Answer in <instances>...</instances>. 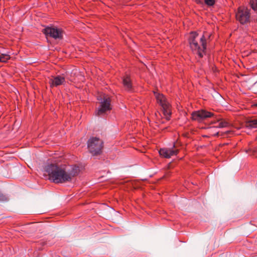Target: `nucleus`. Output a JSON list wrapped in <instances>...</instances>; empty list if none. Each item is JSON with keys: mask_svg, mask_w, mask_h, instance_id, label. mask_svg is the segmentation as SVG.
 Listing matches in <instances>:
<instances>
[{"mask_svg": "<svg viewBox=\"0 0 257 257\" xmlns=\"http://www.w3.org/2000/svg\"><path fill=\"white\" fill-rule=\"evenodd\" d=\"M45 172L47 173L49 179L55 183H63L70 181L73 177L79 172L77 167L74 166L71 171H67L63 166L50 164L45 167Z\"/></svg>", "mask_w": 257, "mask_h": 257, "instance_id": "1", "label": "nucleus"}, {"mask_svg": "<svg viewBox=\"0 0 257 257\" xmlns=\"http://www.w3.org/2000/svg\"><path fill=\"white\" fill-rule=\"evenodd\" d=\"M190 49L194 54L201 58L205 53L206 49V39L203 35L196 32H191L189 37Z\"/></svg>", "mask_w": 257, "mask_h": 257, "instance_id": "2", "label": "nucleus"}, {"mask_svg": "<svg viewBox=\"0 0 257 257\" xmlns=\"http://www.w3.org/2000/svg\"><path fill=\"white\" fill-rule=\"evenodd\" d=\"M99 105L95 111L96 115H102L111 109V100L107 95H103L97 97Z\"/></svg>", "mask_w": 257, "mask_h": 257, "instance_id": "3", "label": "nucleus"}, {"mask_svg": "<svg viewBox=\"0 0 257 257\" xmlns=\"http://www.w3.org/2000/svg\"><path fill=\"white\" fill-rule=\"evenodd\" d=\"M103 144L102 141L97 137H92L87 142L88 150L93 155H97L101 152Z\"/></svg>", "mask_w": 257, "mask_h": 257, "instance_id": "4", "label": "nucleus"}, {"mask_svg": "<svg viewBox=\"0 0 257 257\" xmlns=\"http://www.w3.org/2000/svg\"><path fill=\"white\" fill-rule=\"evenodd\" d=\"M154 94L158 103H159L163 109L164 116L167 120H169L171 114V107L170 103L162 94L157 92H154Z\"/></svg>", "mask_w": 257, "mask_h": 257, "instance_id": "5", "label": "nucleus"}, {"mask_svg": "<svg viewBox=\"0 0 257 257\" xmlns=\"http://www.w3.org/2000/svg\"><path fill=\"white\" fill-rule=\"evenodd\" d=\"M236 20L241 24H244L249 22V10L245 7H239L236 13Z\"/></svg>", "mask_w": 257, "mask_h": 257, "instance_id": "6", "label": "nucleus"}, {"mask_svg": "<svg viewBox=\"0 0 257 257\" xmlns=\"http://www.w3.org/2000/svg\"><path fill=\"white\" fill-rule=\"evenodd\" d=\"M43 32L48 37H51L55 39H61L62 37V31L56 27H47L43 30Z\"/></svg>", "mask_w": 257, "mask_h": 257, "instance_id": "7", "label": "nucleus"}, {"mask_svg": "<svg viewBox=\"0 0 257 257\" xmlns=\"http://www.w3.org/2000/svg\"><path fill=\"white\" fill-rule=\"evenodd\" d=\"M213 115V113L201 109L192 112V118L193 120L201 122L207 118L211 117Z\"/></svg>", "mask_w": 257, "mask_h": 257, "instance_id": "8", "label": "nucleus"}, {"mask_svg": "<svg viewBox=\"0 0 257 257\" xmlns=\"http://www.w3.org/2000/svg\"><path fill=\"white\" fill-rule=\"evenodd\" d=\"M178 153V150L175 148V145L172 148H162L159 150L160 156L165 158H170L177 155Z\"/></svg>", "mask_w": 257, "mask_h": 257, "instance_id": "9", "label": "nucleus"}, {"mask_svg": "<svg viewBox=\"0 0 257 257\" xmlns=\"http://www.w3.org/2000/svg\"><path fill=\"white\" fill-rule=\"evenodd\" d=\"M49 83L51 87H57L64 84L65 78L63 76L61 75L53 76L50 79Z\"/></svg>", "mask_w": 257, "mask_h": 257, "instance_id": "10", "label": "nucleus"}, {"mask_svg": "<svg viewBox=\"0 0 257 257\" xmlns=\"http://www.w3.org/2000/svg\"><path fill=\"white\" fill-rule=\"evenodd\" d=\"M122 83L126 90L131 91L132 90V83L129 76L126 75L123 77Z\"/></svg>", "mask_w": 257, "mask_h": 257, "instance_id": "11", "label": "nucleus"}, {"mask_svg": "<svg viewBox=\"0 0 257 257\" xmlns=\"http://www.w3.org/2000/svg\"><path fill=\"white\" fill-rule=\"evenodd\" d=\"M218 124L216 125L217 127L223 128L229 126V123L225 120H221L217 122Z\"/></svg>", "mask_w": 257, "mask_h": 257, "instance_id": "12", "label": "nucleus"}, {"mask_svg": "<svg viewBox=\"0 0 257 257\" xmlns=\"http://www.w3.org/2000/svg\"><path fill=\"white\" fill-rule=\"evenodd\" d=\"M246 126L249 128H256L257 119H253L248 121L246 123Z\"/></svg>", "mask_w": 257, "mask_h": 257, "instance_id": "13", "label": "nucleus"}, {"mask_svg": "<svg viewBox=\"0 0 257 257\" xmlns=\"http://www.w3.org/2000/svg\"><path fill=\"white\" fill-rule=\"evenodd\" d=\"M249 4L252 9L257 12V0H250Z\"/></svg>", "mask_w": 257, "mask_h": 257, "instance_id": "14", "label": "nucleus"}, {"mask_svg": "<svg viewBox=\"0 0 257 257\" xmlns=\"http://www.w3.org/2000/svg\"><path fill=\"white\" fill-rule=\"evenodd\" d=\"M0 56H1V57L2 58V61H1L0 62H6L8 60H9L10 58V56L8 55H7V54H2Z\"/></svg>", "mask_w": 257, "mask_h": 257, "instance_id": "15", "label": "nucleus"}, {"mask_svg": "<svg viewBox=\"0 0 257 257\" xmlns=\"http://www.w3.org/2000/svg\"><path fill=\"white\" fill-rule=\"evenodd\" d=\"M205 4L208 6H212L215 3V0H204Z\"/></svg>", "mask_w": 257, "mask_h": 257, "instance_id": "16", "label": "nucleus"}, {"mask_svg": "<svg viewBox=\"0 0 257 257\" xmlns=\"http://www.w3.org/2000/svg\"><path fill=\"white\" fill-rule=\"evenodd\" d=\"M7 200V198L0 193V201H5Z\"/></svg>", "mask_w": 257, "mask_h": 257, "instance_id": "17", "label": "nucleus"}, {"mask_svg": "<svg viewBox=\"0 0 257 257\" xmlns=\"http://www.w3.org/2000/svg\"><path fill=\"white\" fill-rule=\"evenodd\" d=\"M195 1L198 4L202 3V0H195Z\"/></svg>", "mask_w": 257, "mask_h": 257, "instance_id": "18", "label": "nucleus"}]
</instances>
